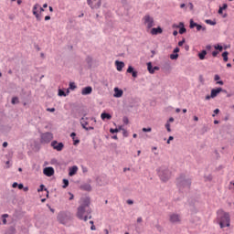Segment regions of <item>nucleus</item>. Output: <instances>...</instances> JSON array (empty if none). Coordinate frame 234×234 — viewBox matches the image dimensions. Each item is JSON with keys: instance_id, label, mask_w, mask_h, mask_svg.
<instances>
[{"instance_id": "f257e3e1", "label": "nucleus", "mask_w": 234, "mask_h": 234, "mask_svg": "<svg viewBox=\"0 0 234 234\" xmlns=\"http://www.w3.org/2000/svg\"><path fill=\"white\" fill-rule=\"evenodd\" d=\"M90 213H92V209L90 208V198L82 197L80 201V206L77 208V218L80 220L87 222L89 218H92Z\"/></svg>"}, {"instance_id": "f03ea898", "label": "nucleus", "mask_w": 234, "mask_h": 234, "mask_svg": "<svg viewBox=\"0 0 234 234\" xmlns=\"http://www.w3.org/2000/svg\"><path fill=\"white\" fill-rule=\"evenodd\" d=\"M96 123V119L82 117L80 119V125L85 129V131H94V124Z\"/></svg>"}, {"instance_id": "7ed1b4c3", "label": "nucleus", "mask_w": 234, "mask_h": 234, "mask_svg": "<svg viewBox=\"0 0 234 234\" xmlns=\"http://www.w3.org/2000/svg\"><path fill=\"white\" fill-rule=\"evenodd\" d=\"M219 218V226L220 228H229V224L231 222V218H229V213L220 211L218 214Z\"/></svg>"}, {"instance_id": "20e7f679", "label": "nucleus", "mask_w": 234, "mask_h": 234, "mask_svg": "<svg viewBox=\"0 0 234 234\" xmlns=\"http://www.w3.org/2000/svg\"><path fill=\"white\" fill-rule=\"evenodd\" d=\"M159 177L161 178L162 182H167V180L171 178V171H169L167 168H161L159 170Z\"/></svg>"}, {"instance_id": "39448f33", "label": "nucleus", "mask_w": 234, "mask_h": 234, "mask_svg": "<svg viewBox=\"0 0 234 234\" xmlns=\"http://www.w3.org/2000/svg\"><path fill=\"white\" fill-rule=\"evenodd\" d=\"M144 25L146 27V28H153L154 27V18H153L151 16L146 15L143 17Z\"/></svg>"}, {"instance_id": "423d86ee", "label": "nucleus", "mask_w": 234, "mask_h": 234, "mask_svg": "<svg viewBox=\"0 0 234 234\" xmlns=\"http://www.w3.org/2000/svg\"><path fill=\"white\" fill-rule=\"evenodd\" d=\"M58 220L60 224H69V221L70 220V215L65 213V212H60L58 215Z\"/></svg>"}, {"instance_id": "0eeeda50", "label": "nucleus", "mask_w": 234, "mask_h": 234, "mask_svg": "<svg viewBox=\"0 0 234 234\" xmlns=\"http://www.w3.org/2000/svg\"><path fill=\"white\" fill-rule=\"evenodd\" d=\"M168 217L171 224H180L182 222V216L178 213H170Z\"/></svg>"}, {"instance_id": "6e6552de", "label": "nucleus", "mask_w": 234, "mask_h": 234, "mask_svg": "<svg viewBox=\"0 0 234 234\" xmlns=\"http://www.w3.org/2000/svg\"><path fill=\"white\" fill-rule=\"evenodd\" d=\"M87 3L92 10H98L101 6V0H87Z\"/></svg>"}, {"instance_id": "1a4fd4ad", "label": "nucleus", "mask_w": 234, "mask_h": 234, "mask_svg": "<svg viewBox=\"0 0 234 234\" xmlns=\"http://www.w3.org/2000/svg\"><path fill=\"white\" fill-rule=\"evenodd\" d=\"M54 139V135L52 133H45L41 134V141L44 142L45 144H48L49 142H52Z\"/></svg>"}, {"instance_id": "9d476101", "label": "nucleus", "mask_w": 234, "mask_h": 234, "mask_svg": "<svg viewBox=\"0 0 234 234\" xmlns=\"http://www.w3.org/2000/svg\"><path fill=\"white\" fill-rule=\"evenodd\" d=\"M39 4H35L33 6V15L35 16L37 21H41V15L38 13Z\"/></svg>"}, {"instance_id": "9b49d317", "label": "nucleus", "mask_w": 234, "mask_h": 234, "mask_svg": "<svg viewBox=\"0 0 234 234\" xmlns=\"http://www.w3.org/2000/svg\"><path fill=\"white\" fill-rule=\"evenodd\" d=\"M51 146L53 147V149H55L56 151H63V147H65V145L63 144V143H58V141H53L51 143Z\"/></svg>"}, {"instance_id": "f8f14e48", "label": "nucleus", "mask_w": 234, "mask_h": 234, "mask_svg": "<svg viewBox=\"0 0 234 234\" xmlns=\"http://www.w3.org/2000/svg\"><path fill=\"white\" fill-rule=\"evenodd\" d=\"M147 70L150 74H154V72H156V70H160V67L155 66L153 68V63L148 62L147 63Z\"/></svg>"}, {"instance_id": "ddd939ff", "label": "nucleus", "mask_w": 234, "mask_h": 234, "mask_svg": "<svg viewBox=\"0 0 234 234\" xmlns=\"http://www.w3.org/2000/svg\"><path fill=\"white\" fill-rule=\"evenodd\" d=\"M43 173H44V175L46 176H53V175H54V168H52L50 166L49 167H46V168H44Z\"/></svg>"}, {"instance_id": "4468645a", "label": "nucleus", "mask_w": 234, "mask_h": 234, "mask_svg": "<svg viewBox=\"0 0 234 234\" xmlns=\"http://www.w3.org/2000/svg\"><path fill=\"white\" fill-rule=\"evenodd\" d=\"M82 96H87L89 94H92V87L88 86L81 90Z\"/></svg>"}, {"instance_id": "2eb2a0df", "label": "nucleus", "mask_w": 234, "mask_h": 234, "mask_svg": "<svg viewBox=\"0 0 234 234\" xmlns=\"http://www.w3.org/2000/svg\"><path fill=\"white\" fill-rule=\"evenodd\" d=\"M114 94L113 97L114 98H122V96H123V90H121L119 88H114Z\"/></svg>"}, {"instance_id": "dca6fc26", "label": "nucleus", "mask_w": 234, "mask_h": 234, "mask_svg": "<svg viewBox=\"0 0 234 234\" xmlns=\"http://www.w3.org/2000/svg\"><path fill=\"white\" fill-rule=\"evenodd\" d=\"M220 92H222V88L213 89L211 90V98H217Z\"/></svg>"}, {"instance_id": "f3484780", "label": "nucleus", "mask_w": 234, "mask_h": 234, "mask_svg": "<svg viewBox=\"0 0 234 234\" xmlns=\"http://www.w3.org/2000/svg\"><path fill=\"white\" fill-rule=\"evenodd\" d=\"M162 32H164V30L162 29V27H154L151 30V34L153 36H158V34H162Z\"/></svg>"}, {"instance_id": "a211bd4d", "label": "nucleus", "mask_w": 234, "mask_h": 234, "mask_svg": "<svg viewBox=\"0 0 234 234\" xmlns=\"http://www.w3.org/2000/svg\"><path fill=\"white\" fill-rule=\"evenodd\" d=\"M115 65H116V69L119 72H122V70L123 69V67H125V63L122 62V61H115Z\"/></svg>"}, {"instance_id": "6ab92c4d", "label": "nucleus", "mask_w": 234, "mask_h": 234, "mask_svg": "<svg viewBox=\"0 0 234 234\" xmlns=\"http://www.w3.org/2000/svg\"><path fill=\"white\" fill-rule=\"evenodd\" d=\"M76 173H78V166L77 165L69 167V176H74V175H76Z\"/></svg>"}, {"instance_id": "aec40b11", "label": "nucleus", "mask_w": 234, "mask_h": 234, "mask_svg": "<svg viewBox=\"0 0 234 234\" xmlns=\"http://www.w3.org/2000/svg\"><path fill=\"white\" fill-rule=\"evenodd\" d=\"M214 81H217V85H224V81L220 80L219 75L214 76Z\"/></svg>"}, {"instance_id": "412c9836", "label": "nucleus", "mask_w": 234, "mask_h": 234, "mask_svg": "<svg viewBox=\"0 0 234 234\" xmlns=\"http://www.w3.org/2000/svg\"><path fill=\"white\" fill-rule=\"evenodd\" d=\"M101 120H111V118H112V116L109 113L103 112L101 114Z\"/></svg>"}, {"instance_id": "4be33fe9", "label": "nucleus", "mask_w": 234, "mask_h": 234, "mask_svg": "<svg viewBox=\"0 0 234 234\" xmlns=\"http://www.w3.org/2000/svg\"><path fill=\"white\" fill-rule=\"evenodd\" d=\"M207 55V51L202 50V52L198 53L199 59H206V56Z\"/></svg>"}, {"instance_id": "5701e85b", "label": "nucleus", "mask_w": 234, "mask_h": 234, "mask_svg": "<svg viewBox=\"0 0 234 234\" xmlns=\"http://www.w3.org/2000/svg\"><path fill=\"white\" fill-rule=\"evenodd\" d=\"M229 53L228 51H225V52L222 53L223 61L228 62V59H229L228 56H229Z\"/></svg>"}, {"instance_id": "b1692460", "label": "nucleus", "mask_w": 234, "mask_h": 234, "mask_svg": "<svg viewBox=\"0 0 234 234\" xmlns=\"http://www.w3.org/2000/svg\"><path fill=\"white\" fill-rule=\"evenodd\" d=\"M179 25H180V27H182L179 29V34H186V27H184V23L181 22Z\"/></svg>"}, {"instance_id": "393cba45", "label": "nucleus", "mask_w": 234, "mask_h": 234, "mask_svg": "<svg viewBox=\"0 0 234 234\" xmlns=\"http://www.w3.org/2000/svg\"><path fill=\"white\" fill-rule=\"evenodd\" d=\"M40 191H46L47 197H48V190H47V188H45V185H40V188L37 189V192L40 193Z\"/></svg>"}, {"instance_id": "a878e982", "label": "nucleus", "mask_w": 234, "mask_h": 234, "mask_svg": "<svg viewBox=\"0 0 234 234\" xmlns=\"http://www.w3.org/2000/svg\"><path fill=\"white\" fill-rule=\"evenodd\" d=\"M81 188L84 190V191H90L92 189V187L90 186V185H84L81 186Z\"/></svg>"}, {"instance_id": "bb28decb", "label": "nucleus", "mask_w": 234, "mask_h": 234, "mask_svg": "<svg viewBox=\"0 0 234 234\" xmlns=\"http://www.w3.org/2000/svg\"><path fill=\"white\" fill-rule=\"evenodd\" d=\"M179 184H181V186H185L186 184H187V186H191V182L190 181H182V179H178Z\"/></svg>"}, {"instance_id": "cd10ccee", "label": "nucleus", "mask_w": 234, "mask_h": 234, "mask_svg": "<svg viewBox=\"0 0 234 234\" xmlns=\"http://www.w3.org/2000/svg\"><path fill=\"white\" fill-rule=\"evenodd\" d=\"M63 189H67V187H69V179H63Z\"/></svg>"}, {"instance_id": "c85d7f7f", "label": "nucleus", "mask_w": 234, "mask_h": 234, "mask_svg": "<svg viewBox=\"0 0 234 234\" xmlns=\"http://www.w3.org/2000/svg\"><path fill=\"white\" fill-rule=\"evenodd\" d=\"M11 103H13V105H16V103H19V99L17 97H14L11 101Z\"/></svg>"}, {"instance_id": "c756f323", "label": "nucleus", "mask_w": 234, "mask_h": 234, "mask_svg": "<svg viewBox=\"0 0 234 234\" xmlns=\"http://www.w3.org/2000/svg\"><path fill=\"white\" fill-rule=\"evenodd\" d=\"M198 24L195 23V21H193V19L190 20V28H195V27H197Z\"/></svg>"}, {"instance_id": "7c9ffc66", "label": "nucleus", "mask_w": 234, "mask_h": 234, "mask_svg": "<svg viewBox=\"0 0 234 234\" xmlns=\"http://www.w3.org/2000/svg\"><path fill=\"white\" fill-rule=\"evenodd\" d=\"M196 28H197V30L198 32H200V30H203V31L206 30V27H202V26H200V25H198V24H197V26H196Z\"/></svg>"}, {"instance_id": "2f4dec72", "label": "nucleus", "mask_w": 234, "mask_h": 234, "mask_svg": "<svg viewBox=\"0 0 234 234\" xmlns=\"http://www.w3.org/2000/svg\"><path fill=\"white\" fill-rule=\"evenodd\" d=\"M2 218H3V224L6 225V218H8V214H4Z\"/></svg>"}, {"instance_id": "473e14b6", "label": "nucleus", "mask_w": 234, "mask_h": 234, "mask_svg": "<svg viewBox=\"0 0 234 234\" xmlns=\"http://www.w3.org/2000/svg\"><path fill=\"white\" fill-rule=\"evenodd\" d=\"M214 48L216 49V50H219V52H222V50H223V48H222V46H220V45H216V46H214Z\"/></svg>"}, {"instance_id": "72a5a7b5", "label": "nucleus", "mask_w": 234, "mask_h": 234, "mask_svg": "<svg viewBox=\"0 0 234 234\" xmlns=\"http://www.w3.org/2000/svg\"><path fill=\"white\" fill-rule=\"evenodd\" d=\"M127 72L129 74H133L134 72V69L133 68V66H129L128 69H127Z\"/></svg>"}, {"instance_id": "f704fd0d", "label": "nucleus", "mask_w": 234, "mask_h": 234, "mask_svg": "<svg viewBox=\"0 0 234 234\" xmlns=\"http://www.w3.org/2000/svg\"><path fill=\"white\" fill-rule=\"evenodd\" d=\"M170 59H178V54H171Z\"/></svg>"}, {"instance_id": "c9c22d12", "label": "nucleus", "mask_w": 234, "mask_h": 234, "mask_svg": "<svg viewBox=\"0 0 234 234\" xmlns=\"http://www.w3.org/2000/svg\"><path fill=\"white\" fill-rule=\"evenodd\" d=\"M165 129L167 130L168 133H171V124L169 122H166Z\"/></svg>"}, {"instance_id": "e433bc0d", "label": "nucleus", "mask_w": 234, "mask_h": 234, "mask_svg": "<svg viewBox=\"0 0 234 234\" xmlns=\"http://www.w3.org/2000/svg\"><path fill=\"white\" fill-rule=\"evenodd\" d=\"M58 96H67V93L63 90H58Z\"/></svg>"}, {"instance_id": "4c0bfd02", "label": "nucleus", "mask_w": 234, "mask_h": 234, "mask_svg": "<svg viewBox=\"0 0 234 234\" xmlns=\"http://www.w3.org/2000/svg\"><path fill=\"white\" fill-rule=\"evenodd\" d=\"M207 25H217V22H213L212 20H206Z\"/></svg>"}, {"instance_id": "58836bf2", "label": "nucleus", "mask_w": 234, "mask_h": 234, "mask_svg": "<svg viewBox=\"0 0 234 234\" xmlns=\"http://www.w3.org/2000/svg\"><path fill=\"white\" fill-rule=\"evenodd\" d=\"M69 89H71L72 90H74V89H76V85L73 82L69 83Z\"/></svg>"}, {"instance_id": "ea45409f", "label": "nucleus", "mask_w": 234, "mask_h": 234, "mask_svg": "<svg viewBox=\"0 0 234 234\" xmlns=\"http://www.w3.org/2000/svg\"><path fill=\"white\" fill-rule=\"evenodd\" d=\"M47 111H48V112H55L56 108H48Z\"/></svg>"}, {"instance_id": "a19ab883", "label": "nucleus", "mask_w": 234, "mask_h": 234, "mask_svg": "<svg viewBox=\"0 0 234 234\" xmlns=\"http://www.w3.org/2000/svg\"><path fill=\"white\" fill-rule=\"evenodd\" d=\"M152 129L151 128H143L144 133H151Z\"/></svg>"}, {"instance_id": "79ce46f5", "label": "nucleus", "mask_w": 234, "mask_h": 234, "mask_svg": "<svg viewBox=\"0 0 234 234\" xmlns=\"http://www.w3.org/2000/svg\"><path fill=\"white\" fill-rule=\"evenodd\" d=\"M119 130L118 129H110V133H112V134H114L115 133H118Z\"/></svg>"}, {"instance_id": "37998d69", "label": "nucleus", "mask_w": 234, "mask_h": 234, "mask_svg": "<svg viewBox=\"0 0 234 234\" xmlns=\"http://www.w3.org/2000/svg\"><path fill=\"white\" fill-rule=\"evenodd\" d=\"M186 43V39H183L178 42V47H182Z\"/></svg>"}, {"instance_id": "c03bdc74", "label": "nucleus", "mask_w": 234, "mask_h": 234, "mask_svg": "<svg viewBox=\"0 0 234 234\" xmlns=\"http://www.w3.org/2000/svg\"><path fill=\"white\" fill-rule=\"evenodd\" d=\"M133 78H138V71H133L132 73Z\"/></svg>"}, {"instance_id": "a18cd8bd", "label": "nucleus", "mask_w": 234, "mask_h": 234, "mask_svg": "<svg viewBox=\"0 0 234 234\" xmlns=\"http://www.w3.org/2000/svg\"><path fill=\"white\" fill-rule=\"evenodd\" d=\"M212 56L213 58H217V56H218V51H213Z\"/></svg>"}, {"instance_id": "49530a36", "label": "nucleus", "mask_w": 234, "mask_h": 234, "mask_svg": "<svg viewBox=\"0 0 234 234\" xmlns=\"http://www.w3.org/2000/svg\"><path fill=\"white\" fill-rule=\"evenodd\" d=\"M70 137L72 140H76V133H71Z\"/></svg>"}, {"instance_id": "de8ad7c7", "label": "nucleus", "mask_w": 234, "mask_h": 234, "mask_svg": "<svg viewBox=\"0 0 234 234\" xmlns=\"http://www.w3.org/2000/svg\"><path fill=\"white\" fill-rule=\"evenodd\" d=\"M173 122H175V118L170 117L167 123H173Z\"/></svg>"}, {"instance_id": "09e8293b", "label": "nucleus", "mask_w": 234, "mask_h": 234, "mask_svg": "<svg viewBox=\"0 0 234 234\" xmlns=\"http://www.w3.org/2000/svg\"><path fill=\"white\" fill-rule=\"evenodd\" d=\"M223 10H226L228 8V4H223V6L219 7Z\"/></svg>"}, {"instance_id": "8fccbe9b", "label": "nucleus", "mask_w": 234, "mask_h": 234, "mask_svg": "<svg viewBox=\"0 0 234 234\" xmlns=\"http://www.w3.org/2000/svg\"><path fill=\"white\" fill-rule=\"evenodd\" d=\"M178 52H180V48H176L174 49V54H178Z\"/></svg>"}, {"instance_id": "3c124183", "label": "nucleus", "mask_w": 234, "mask_h": 234, "mask_svg": "<svg viewBox=\"0 0 234 234\" xmlns=\"http://www.w3.org/2000/svg\"><path fill=\"white\" fill-rule=\"evenodd\" d=\"M38 11L40 12V14L42 13V12H45V9L43 8V7H41V5H39V7H38Z\"/></svg>"}, {"instance_id": "603ef678", "label": "nucleus", "mask_w": 234, "mask_h": 234, "mask_svg": "<svg viewBox=\"0 0 234 234\" xmlns=\"http://www.w3.org/2000/svg\"><path fill=\"white\" fill-rule=\"evenodd\" d=\"M73 141H74V143H73L74 145H78V144H80V140H78V139L77 140L74 139Z\"/></svg>"}, {"instance_id": "864d4df0", "label": "nucleus", "mask_w": 234, "mask_h": 234, "mask_svg": "<svg viewBox=\"0 0 234 234\" xmlns=\"http://www.w3.org/2000/svg\"><path fill=\"white\" fill-rule=\"evenodd\" d=\"M90 229H91V231H96V226L91 225Z\"/></svg>"}, {"instance_id": "5fc2aeb1", "label": "nucleus", "mask_w": 234, "mask_h": 234, "mask_svg": "<svg viewBox=\"0 0 234 234\" xmlns=\"http://www.w3.org/2000/svg\"><path fill=\"white\" fill-rule=\"evenodd\" d=\"M222 12H224V10L221 7H219L218 14L222 15Z\"/></svg>"}, {"instance_id": "6e6d98bb", "label": "nucleus", "mask_w": 234, "mask_h": 234, "mask_svg": "<svg viewBox=\"0 0 234 234\" xmlns=\"http://www.w3.org/2000/svg\"><path fill=\"white\" fill-rule=\"evenodd\" d=\"M17 187L18 189H24L25 186H23V184H19Z\"/></svg>"}, {"instance_id": "4d7b16f0", "label": "nucleus", "mask_w": 234, "mask_h": 234, "mask_svg": "<svg viewBox=\"0 0 234 234\" xmlns=\"http://www.w3.org/2000/svg\"><path fill=\"white\" fill-rule=\"evenodd\" d=\"M45 21H50V16H45Z\"/></svg>"}, {"instance_id": "13d9d810", "label": "nucleus", "mask_w": 234, "mask_h": 234, "mask_svg": "<svg viewBox=\"0 0 234 234\" xmlns=\"http://www.w3.org/2000/svg\"><path fill=\"white\" fill-rule=\"evenodd\" d=\"M18 186V184L17 183H13V185H12V187H14V188H16V187H17Z\"/></svg>"}, {"instance_id": "bf43d9fd", "label": "nucleus", "mask_w": 234, "mask_h": 234, "mask_svg": "<svg viewBox=\"0 0 234 234\" xmlns=\"http://www.w3.org/2000/svg\"><path fill=\"white\" fill-rule=\"evenodd\" d=\"M171 140H174V137L173 136H170L167 140V144H170Z\"/></svg>"}, {"instance_id": "052dcab7", "label": "nucleus", "mask_w": 234, "mask_h": 234, "mask_svg": "<svg viewBox=\"0 0 234 234\" xmlns=\"http://www.w3.org/2000/svg\"><path fill=\"white\" fill-rule=\"evenodd\" d=\"M220 112V110H218V109H216L215 111H214V114H218Z\"/></svg>"}, {"instance_id": "680f3d73", "label": "nucleus", "mask_w": 234, "mask_h": 234, "mask_svg": "<svg viewBox=\"0 0 234 234\" xmlns=\"http://www.w3.org/2000/svg\"><path fill=\"white\" fill-rule=\"evenodd\" d=\"M127 204H129V205L131 206V205H133V200L128 199V200H127Z\"/></svg>"}, {"instance_id": "e2e57ef3", "label": "nucleus", "mask_w": 234, "mask_h": 234, "mask_svg": "<svg viewBox=\"0 0 234 234\" xmlns=\"http://www.w3.org/2000/svg\"><path fill=\"white\" fill-rule=\"evenodd\" d=\"M3 147H8V143L4 142V143H3Z\"/></svg>"}, {"instance_id": "0e129e2a", "label": "nucleus", "mask_w": 234, "mask_h": 234, "mask_svg": "<svg viewBox=\"0 0 234 234\" xmlns=\"http://www.w3.org/2000/svg\"><path fill=\"white\" fill-rule=\"evenodd\" d=\"M205 100H211V94H210V95H207V96L205 97Z\"/></svg>"}, {"instance_id": "69168bd1", "label": "nucleus", "mask_w": 234, "mask_h": 234, "mask_svg": "<svg viewBox=\"0 0 234 234\" xmlns=\"http://www.w3.org/2000/svg\"><path fill=\"white\" fill-rule=\"evenodd\" d=\"M69 195H70L69 200H74V195H72L71 193H69Z\"/></svg>"}, {"instance_id": "338daca9", "label": "nucleus", "mask_w": 234, "mask_h": 234, "mask_svg": "<svg viewBox=\"0 0 234 234\" xmlns=\"http://www.w3.org/2000/svg\"><path fill=\"white\" fill-rule=\"evenodd\" d=\"M173 36H178V31L175 30V31L173 32Z\"/></svg>"}, {"instance_id": "774afa93", "label": "nucleus", "mask_w": 234, "mask_h": 234, "mask_svg": "<svg viewBox=\"0 0 234 234\" xmlns=\"http://www.w3.org/2000/svg\"><path fill=\"white\" fill-rule=\"evenodd\" d=\"M142 221H143V218H137V222H138V223H140V222H142Z\"/></svg>"}]
</instances>
